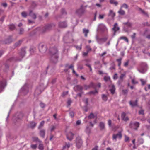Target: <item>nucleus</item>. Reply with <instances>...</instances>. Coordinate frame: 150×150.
<instances>
[{
  "label": "nucleus",
  "mask_w": 150,
  "mask_h": 150,
  "mask_svg": "<svg viewBox=\"0 0 150 150\" xmlns=\"http://www.w3.org/2000/svg\"><path fill=\"white\" fill-rule=\"evenodd\" d=\"M118 13L119 14L122 15H123L125 13V12L124 10L120 9Z\"/></svg>",
  "instance_id": "nucleus-41"
},
{
  "label": "nucleus",
  "mask_w": 150,
  "mask_h": 150,
  "mask_svg": "<svg viewBox=\"0 0 150 150\" xmlns=\"http://www.w3.org/2000/svg\"><path fill=\"white\" fill-rule=\"evenodd\" d=\"M129 63V61H127L124 63V65L125 67H127Z\"/></svg>",
  "instance_id": "nucleus-52"
},
{
  "label": "nucleus",
  "mask_w": 150,
  "mask_h": 150,
  "mask_svg": "<svg viewBox=\"0 0 150 150\" xmlns=\"http://www.w3.org/2000/svg\"><path fill=\"white\" fill-rule=\"evenodd\" d=\"M82 141L80 137L76 138V146L78 148H80L82 145Z\"/></svg>",
  "instance_id": "nucleus-5"
},
{
  "label": "nucleus",
  "mask_w": 150,
  "mask_h": 150,
  "mask_svg": "<svg viewBox=\"0 0 150 150\" xmlns=\"http://www.w3.org/2000/svg\"><path fill=\"white\" fill-rule=\"evenodd\" d=\"M147 68V65L146 63H142L138 69V70L140 73L144 74L146 71Z\"/></svg>",
  "instance_id": "nucleus-1"
},
{
  "label": "nucleus",
  "mask_w": 150,
  "mask_h": 150,
  "mask_svg": "<svg viewBox=\"0 0 150 150\" xmlns=\"http://www.w3.org/2000/svg\"><path fill=\"white\" fill-rule=\"evenodd\" d=\"M115 15V13L113 12V11L112 10L110 11L108 15L109 16H110L112 18H113Z\"/></svg>",
  "instance_id": "nucleus-22"
},
{
  "label": "nucleus",
  "mask_w": 150,
  "mask_h": 150,
  "mask_svg": "<svg viewBox=\"0 0 150 150\" xmlns=\"http://www.w3.org/2000/svg\"><path fill=\"white\" fill-rule=\"evenodd\" d=\"M99 127L100 128V130H103L105 128V124L103 122H101L99 124Z\"/></svg>",
  "instance_id": "nucleus-21"
},
{
  "label": "nucleus",
  "mask_w": 150,
  "mask_h": 150,
  "mask_svg": "<svg viewBox=\"0 0 150 150\" xmlns=\"http://www.w3.org/2000/svg\"><path fill=\"white\" fill-rule=\"evenodd\" d=\"M122 137V134L120 132H119L118 134H113V139L115 141L117 138H121Z\"/></svg>",
  "instance_id": "nucleus-10"
},
{
  "label": "nucleus",
  "mask_w": 150,
  "mask_h": 150,
  "mask_svg": "<svg viewBox=\"0 0 150 150\" xmlns=\"http://www.w3.org/2000/svg\"><path fill=\"white\" fill-rule=\"evenodd\" d=\"M104 79L105 81H107L110 80V78L108 76H105L104 78Z\"/></svg>",
  "instance_id": "nucleus-33"
},
{
  "label": "nucleus",
  "mask_w": 150,
  "mask_h": 150,
  "mask_svg": "<svg viewBox=\"0 0 150 150\" xmlns=\"http://www.w3.org/2000/svg\"><path fill=\"white\" fill-rule=\"evenodd\" d=\"M32 139L33 141L38 142L40 143L41 142V141L39 140L38 138L36 137H32Z\"/></svg>",
  "instance_id": "nucleus-30"
},
{
  "label": "nucleus",
  "mask_w": 150,
  "mask_h": 150,
  "mask_svg": "<svg viewBox=\"0 0 150 150\" xmlns=\"http://www.w3.org/2000/svg\"><path fill=\"white\" fill-rule=\"evenodd\" d=\"M71 145V144L69 143H66L65 145L63 146V149H64L66 148H69L70 147Z\"/></svg>",
  "instance_id": "nucleus-24"
},
{
  "label": "nucleus",
  "mask_w": 150,
  "mask_h": 150,
  "mask_svg": "<svg viewBox=\"0 0 150 150\" xmlns=\"http://www.w3.org/2000/svg\"><path fill=\"white\" fill-rule=\"evenodd\" d=\"M22 42V41L21 40L19 41L18 42H17L16 44V46H18Z\"/></svg>",
  "instance_id": "nucleus-59"
},
{
  "label": "nucleus",
  "mask_w": 150,
  "mask_h": 150,
  "mask_svg": "<svg viewBox=\"0 0 150 150\" xmlns=\"http://www.w3.org/2000/svg\"><path fill=\"white\" fill-rule=\"evenodd\" d=\"M124 24L130 27L132 25V23L129 22L125 23H124Z\"/></svg>",
  "instance_id": "nucleus-49"
},
{
  "label": "nucleus",
  "mask_w": 150,
  "mask_h": 150,
  "mask_svg": "<svg viewBox=\"0 0 150 150\" xmlns=\"http://www.w3.org/2000/svg\"><path fill=\"white\" fill-rule=\"evenodd\" d=\"M139 123L137 122H131L130 124V127L135 129H137L139 127Z\"/></svg>",
  "instance_id": "nucleus-6"
},
{
  "label": "nucleus",
  "mask_w": 150,
  "mask_h": 150,
  "mask_svg": "<svg viewBox=\"0 0 150 150\" xmlns=\"http://www.w3.org/2000/svg\"><path fill=\"white\" fill-rule=\"evenodd\" d=\"M121 117L122 119L125 121H127L129 120L128 118L126 116V113L125 112H123L121 115Z\"/></svg>",
  "instance_id": "nucleus-15"
},
{
  "label": "nucleus",
  "mask_w": 150,
  "mask_h": 150,
  "mask_svg": "<svg viewBox=\"0 0 150 150\" xmlns=\"http://www.w3.org/2000/svg\"><path fill=\"white\" fill-rule=\"evenodd\" d=\"M129 137L126 135L125 136V142H127L129 140Z\"/></svg>",
  "instance_id": "nucleus-54"
},
{
  "label": "nucleus",
  "mask_w": 150,
  "mask_h": 150,
  "mask_svg": "<svg viewBox=\"0 0 150 150\" xmlns=\"http://www.w3.org/2000/svg\"><path fill=\"white\" fill-rule=\"evenodd\" d=\"M56 129V126H52L51 129L50 131L51 132H52L53 131H54L55 129Z\"/></svg>",
  "instance_id": "nucleus-50"
},
{
  "label": "nucleus",
  "mask_w": 150,
  "mask_h": 150,
  "mask_svg": "<svg viewBox=\"0 0 150 150\" xmlns=\"http://www.w3.org/2000/svg\"><path fill=\"white\" fill-rule=\"evenodd\" d=\"M136 35L135 33H134L133 35L131 36V37L133 39H134L135 38Z\"/></svg>",
  "instance_id": "nucleus-62"
},
{
  "label": "nucleus",
  "mask_w": 150,
  "mask_h": 150,
  "mask_svg": "<svg viewBox=\"0 0 150 150\" xmlns=\"http://www.w3.org/2000/svg\"><path fill=\"white\" fill-rule=\"evenodd\" d=\"M140 81L141 82L142 84V85H144L146 83V81L145 80H144L142 79H140Z\"/></svg>",
  "instance_id": "nucleus-44"
},
{
  "label": "nucleus",
  "mask_w": 150,
  "mask_h": 150,
  "mask_svg": "<svg viewBox=\"0 0 150 150\" xmlns=\"http://www.w3.org/2000/svg\"><path fill=\"white\" fill-rule=\"evenodd\" d=\"M39 149L40 150H43L44 149L43 146L42 144H40L39 145Z\"/></svg>",
  "instance_id": "nucleus-42"
},
{
  "label": "nucleus",
  "mask_w": 150,
  "mask_h": 150,
  "mask_svg": "<svg viewBox=\"0 0 150 150\" xmlns=\"http://www.w3.org/2000/svg\"><path fill=\"white\" fill-rule=\"evenodd\" d=\"M5 83L6 81L5 80L0 81V93L4 88L5 85Z\"/></svg>",
  "instance_id": "nucleus-9"
},
{
  "label": "nucleus",
  "mask_w": 150,
  "mask_h": 150,
  "mask_svg": "<svg viewBox=\"0 0 150 150\" xmlns=\"http://www.w3.org/2000/svg\"><path fill=\"white\" fill-rule=\"evenodd\" d=\"M74 134L71 132H69L67 135V139L69 140H71L73 138Z\"/></svg>",
  "instance_id": "nucleus-11"
},
{
  "label": "nucleus",
  "mask_w": 150,
  "mask_h": 150,
  "mask_svg": "<svg viewBox=\"0 0 150 150\" xmlns=\"http://www.w3.org/2000/svg\"><path fill=\"white\" fill-rule=\"evenodd\" d=\"M67 23L65 22H59L58 24L59 27L61 28H64L67 26Z\"/></svg>",
  "instance_id": "nucleus-14"
},
{
  "label": "nucleus",
  "mask_w": 150,
  "mask_h": 150,
  "mask_svg": "<svg viewBox=\"0 0 150 150\" xmlns=\"http://www.w3.org/2000/svg\"><path fill=\"white\" fill-rule=\"evenodd\" d=\"M30 127L31 128H33L36 126V123L34 122H32L30 123Z\"/></svg>",
  "instance_id": "nucleus-29"
},
{
  "label": "nucleus",
  "mask_w": 150,
  "mask_h": 150,
  "mask_svg": "<svg viewBox=\"0 0 150 150\" xmlns=\"http://www.w3.org/2000/svg\"><path fill=\"white\" fill-rule=\"evenodd\" d=\"M102 98L105 101H106L107 100V96L104 94H103L102 95Z\"/></svg>",
  "instance_id": "nucleus-39"
},
{
  "label": "nucleus",
  "mask_w": 150,
  "mask_h": 150,
  "mask_svg": "<svg viewBox=\"0 0 150 150\" xmlns=\"http://www.w3.org/2000/svg\"><path fill=\"white\" fill-rule=\"evenodd\" d=\"M61 13H62L63 14H66V13L65 10L64 9H62V10H61Z\"/></svg>",
  "instance_id": "nucleus-60"
},
{
  "label": "nucleus",
  "mask_w": 150,
  "mask_h": 150,
  "mask_svg": "<svg viewBox=\"0 0 150 150\" xmlns=\"http://www.w3.org/2000/svg\"><path fill=\"white\" fill-rule=\"evenodd\" d=\"M110 2L111 4H113L115 5H117V2L115 1V0H110Z\"/></svg>",
  "instance_id": "nucleus-37"
},
{
  "label": "nucleus",
  "mask_w": 150,
  "mask_h": 150,
  "mask_svg": "<svg viewBox=\"0 0 150 150\" xmlns=\"http://www.w3.org/2000/svg\"><path fill=\"white\" fill-rule=\"evenodd\" d=\"M54 26L55 25L53 24H48L45 26V30L42 31V29L41 30V28H37L36 29V30H38L40 31V32H43L45 31L50 30L52 27H54Z\"/></svg>",
  "instance_id": "nucleus-4"
},
{
  "label": "nucleus",
  "mask_w": 150,
  "mask_h": 150,
  "mask_svg": "<svg viewBox=\"0 0 150 150\" xmlns=\"http://www.w3.org/2000/svg\"><path fill=\"white\" fill-rule=\"evenodd\" d=\"M21 56L22 57H23L25 54V48H23L21 50V52L20 53Z\"/></svg>",
  "instance_id": "nucleus-19"
},
{
  "label": "nucleus",
  "mask_w": 150,
  "mask_h": 150,
  "mask_svg": "<svg viewBox=\"0 0 150 150\" xmlns=\"http://www.w3.org/2000/svg\"><path fill=\"white\" fill-rule=\"evenodd\" d=\"M121 8H123L125 9H127L128 8V6L125 4H124L121 6Z\"/></svg>",
  "instance_id": "nucleus-46"
},
{
  "label": "nucleus",
  "mask_w": 150,
  "mask_h": 150,
  "mask_svg": "<svg viewBox=\"0 0 150 150\" xmlns=\"http://www.w3.org/2000/svg\"><path fill=\"white\" fill-rule=\"evenodd\" d=\"M125 76V74H122L120 76V78L121 80H122L123 78Z\"/></svg>",
  "instance_id": "nucleus-40"
},
{
  "label": "nucleus",
  "mask_w": 150,
  "mask_h": 150,
  "mask_svg": "<svg viewBox=\"0 0 150 150\" xmlns=\"http://www.w3.org/2000/svg\"><path fill=\"white\" fill-rule=\"evenodd\" d=\"M139 10L143 14L145 15H147V13L145 12L144 10H143L141 8H139Z\"/></svg>",
  "instance_id": "nucleus-31"
},
{
  "label": "nucleus",
  "mask_w": 150,
  "mask_h": 150,
  "mask_svg": "<svg viewBox=\"0 0 150 150\" xmlns=\"http://www.w3.org/2000/svg\"><path fill=\"white\" fill-rule=\"evenodd\" d=\"M88 52H88L87 51L86 52H83V55L84 56H86L87 55Z\"/></svg>",
  "instance_id": "nucleus-63"
},
{
  "label": "nucleus",
  "mask_w": 150,
  "mask_h": 150,
  "mask_svg": "<svg viewBox=\"0 0 150 150\" xmlns=\"http://www.w3.org/2000/svg\"><path fill=\"white\" fill-rule=\"evenodd\" d=\"M132 82L133 84H136L138 83V82L135 80L134 78H133L132 79Z\"/></svg>",
  "instance_id": "nucleus-36"
},
{
  "label": "nucleus",
  "mask_w": 150,
  "mask_h": 150,
  "mask_svg": "<svg viewBox=\"0 0 150 150\" xmlns=\"http://www.w3.org/2000/svg\"><path fill=\"white\" fill-rule=\"evenodd\" d=\"M104 18V15H100L99 16V19H102Z\"/></svg>",
  "instance_id": "nucleus-64"
},
{
  "label": "nucleus",
  "mask_w": 150,
  "mask_h": 150,
  "mask_svg": "<svg viewBox=\"0 0 150 150\" xmlns=\"http://www.w3.org/2000/svg\"><path fill=\"white\" fill-rule=\"evenodd\" d=\"M9 28L11 30H13L15 28V26L13 24L11 25L9 27Z\"/></svg>",
  "instance_id": "nucleus-38"
},
{
  "label": "nucleus",
  "mask_w": 150,
  "mask_h": 150,
  "mask_svg": "<svg viewBox=\"0 0 150 150\" xmlns=\"http://www.w3.org/2000/svg\"><path fill=\"white\" fill-rule=\"evenodd\" d=\"M95 117V116L92 113H91L90 114L89 116H88V118L89 119H91L92 118H94Z\"/></svg>",
  "instance_id": "nucleus-35"
},
{
  "label": "nucleus",
  "mask_w": 150,
  "mask_h": 150,
  "mask_svg": "<svg viewBox=\"0 0 150 150\" xmlns=\"http://www.w3.org/2000/svg\"><path fill=\"white\" fill-rule=\"evenodd\" d=\"M89 30L88 29H83V32L85 34V37H87V34L89 33Z\"/></svg>",
  "instance_id": "nucleus-27"
},
{
  "label": "nucleus",
  "mask_w": 150,
  "mask_h": 150,
  "mask_svg": "<svg viewBox=\"0 0 150 150\" xmlns=\"http://www.w3.org/2000/svg\"><path fill=\"white\" fill-rule=\"evenodd\" d=\"M84 11V10L83 9L82 6H81V8L76 11V13L79 15H81L83 13Z\"/></svg>",
  "instance_id": "nucleus-12"
},
{
  "label": "nucleus",
  "mask_w": 150,
  "mask_h": 150,
  "mask_svg": "<svg viewBox=\"0 0 150 150\" xmlns=\"http://www.w3.org/2000/svg\"><path fill=\"white\" fill-rule=\"evenodd\" d=\"M45 131L44 130L42 129L40 131V135L42 138H44L45 135Z\"/></svg>",
  "instance_id": "nucleus-23"
},
{
  "label": "nucleus",
  "mask_w": 150,
  "mask_h": 150,
  "mask_svg": "<svg viewBox=\"0 0 150 150\" xmlns=\"http://www.w3.org/2000/svg\"><path fill=\"white\" fill-rule=\"evenodd\" d=\"M37 147V144H31V147L33 149H35Z\"/></svg>",
  "instance_id": "nucleus-51"
},
{
  "label": "nucleus",
  "mask_w": 150,
  "mask_h": 150,
  "mask_svg": "<svg viewBox=\"0 0 150 150\" xmlns=\"http://www.w3.org/2000/svg\"><path fill=\"white\" fill-rule=\"evenodd\" d=\"M39 49L40 51L42 52H45L46 50V48L45 46L44 45L42 44L39 45Z\"/></svg>",
  "instance_id": "nucleus-8"
},
{
  "label": "nucleus",
  "mask_w": 150,
  "mask_h": 150,
  "mask_svg": "<svg viewBox=\"0 0 150 150\" xmlns=\"http://www.w3.org/2000/svg\"><path fill=\"white\" fill-rule=\"evenodd\" d=\"M69 114L70 116L72 118H73L74 116V112L73 111L70 112H69Z\"/></svg>",
  "instance_id": "nucleus-48"
},
{
  "label": "nucleus",
  "mask_w": 150,
  "mask_h": 150,
  "mask_svg": "<svg viewBox=\"0 0 150 150\" xmlns=\"http://www.w3.org/2000/svg\"><path fill=\"white\" fill-rule=\"evenodd\" d=\"M119 29V28L117 24V23H115L114 25L113 28H112V30L114 32V33L117 30Z\"/></svg>",
  "instance_id": "nucleus-18"
},
{
  "label": "nucleus",
  "mask_w": 150,
  "mask_h": 150,
  "mask_svg": "<svg viewBox=\"0 0 150 150\" xmlns=\"http://www.w3.org/2000/svg\"><path fill=\"white\" fill-rule=\"evenodd\" d=\"M83 88V87L80 85L76 86L74 87V89L76 91H80Z\"/></svg>",
  "instance_id": "nucleus-16"
},
{
  "label": "nucleus",
  "mask_w": 150,
  "mask_h": 150,
  "mask_svg": "<svg viewBox=\"0 0 150 150\" xmlns=\"http://www.w3.org/2000/svg\"><path fill=\"white\" fill-rule=\"evenodd\" d=\"M115 69V66L114 65L110 68V69L111 70H114Z\"/></svg>",
  "instance_id": "nucleus-58"
},
{
  "label": "nucleus",
  "mask_w": 150,
  "mask_h": 150,
  "mask_svg": "<svg viewBox=\"0 0 150 150\" xmlns=\"http://www.w3.org/2000/svg\"><path fill=\"white\" fill-rule=\"evenodd\" d=\"M29 15L31 16L32 18L35 19L36 18V15L32 13V11H30L29 13Z\"/></svg>",
  "instance_id": "nucleus-25"
},
{
  "label": "nucleus",
  "mask_w": 150,
  "mask_h": 150,
  "mask_svg": "<svg viewBox=\"0 0 150 150\" xmlns=\"http://www.w3.org/2000/svg\"><path fill=\"white\" fill-rule=\"evenodd\" d=\"M51 54L52 55V58H54L55 61H57V59L58 58L57 54V50L56 48H54L51 49Z\"/></svg>",
  "instance_id": "nucleus-3"
},
{
  "label": "nucleus",
  "mask_w": 150,
  "mask_h": 150,
  "mask_svg": "<svg viewBox=\"0 0 150 150\" xmlns=\"http://www.w3.org/2000/svg\"><path fill=\"white\" fill-rule=\"evenodd\" d=\"M110 91L111 93L113 94L115 91V88L114 85L113 84H111L109 86Z\"/></svg>",
  "instance_id": "nucleus-13"
},
{
  "label": "nucleus",
  "mask_w": 150,
  "mask_h": 150,
  "mask_svg": "<svg viewBox=\"0 0 150 150\" xmlns=\"http://www.w3.org/2000/svg\"><path fill=\"white\" fill-rule=\"evenodd\" d=\"M108 36H106L104 38H100L98 36H97L96 37V39L97 42L100 44H101L105 42L108 38Z\"/></svg>",
  "instance_id": "nucleus-2"
},
{
  "label": "nucleus",
  "mask_w": 150,
  "mask_h": 150,
  "mask_svg": "<svg viewBox=\"0 0 150 150\" xmlns=\"http://www.w3.org/2000/svg\"><path fill=\"white\" fill-rule=\"evenodd\" d=\"M90 87H88V85H84L83 86V88L85 90H86L89 89Z\"/></svg>",
  "instance_id": "nucleus-56"
},
{
  "label": "nucleus",
  "mask_w": 150,
  "mask_h": 150,
  "mask_svg": "<svg viewBox=\"0 0 150 150\" xmlns=\"http://www.w3.org/2000/svg\"><path fill=\"white\" fill-rule=\"evenodd\" d=\"M94 86V83H91L90 84L88 85V87H93Z\"/></svg>",
  "instance_id": "nucleus-57"
},
{
  "label": "nucleus",
  "mask_w": 150,
  "mask_h": 150,
  "mask_svg": "<svg viewBox=\"0 0 150 150\" xmlns=\"http://www.w3.org/2000/svg\"><path fill=\"white\" fill-rule=\"evenodd\" d=\"M21 14L22 16L24 18H26L27 16V13L25 11L22 12Z\"/></svg>",
  "instance_id": "nucleus-34"
},
{
  "label": "nucleus",
  "mask_w": 150,
  "mask_h": 150,
  "mask_svg": "<svg viewBox=\"0 0 150 150\" xmlns=\"http://www.w3.org/2000/svg\"><path fill=\"white\" fill-rule=\"evenodd\" d=\"M98 28L99 30L104 32H106L107 30V29L106 27L103 24H99L98 27Z\"/></svg>",
  "instance_id": "nucleus-7"
},
{
  "label": "nucleus",
  "mask_w": 150,
  "mask_h": 150,
  "mask_svg": "<svg viewBox=\"0 0 150 150\" xmlns=\"http://www.w3.org/2000/svg\"><path fill=\"white\" fill-rule=\"evenodd\" d=\"M98 93V92L96 90H95L94 91H91L90 92V94H95Z\"/></svg>",
  "instance_id": "nucleus-43"
},
{
  "label": "nucleus",
  "mask_w": 150,
  "mask_h": 150,
  "mask_svg": "<svg viewBox=\"0 0 150 150\" xmlns=\"http://www.w3.org/2000/svg\"><path fill=\"white\" fill-rule=\"evenodd\" d=\"M75 47L77 50H81L82 48V45H80V46H75Z\"/></svg>",
  "instance_id": "nucleus-45"
},
{
  "label": "nucleus",
  "mask_w": 150,
  "mask_h": 150,
  "mask_svg": "<svg viewBox=\"0 0 150 150\" xmlns=\"http://www.w3.org/2000/svg\"><path fill=\"white\" fill-rule=\"evenodd\" d=\"M86 132L88 133H89L90 132V130L88 127H87L85 130Z\"/></svg>",
  "instance_id": "nucleus-53"
},
{
  "label": "nucleus",
  "mask_w": 150,
  "mask_h": 150,
  "mask_svg": "<svg viewBox=\"0 0 150 150\" xmlns=\"http://www.w3.org/2000/svg\"><path fill=\"white\" fill-rule=\"evenodd\" d=\"M86 48L87 49V51L88 52H89L91 50V48L89 46H87L86 47Z\"/></svg>",
  "instance_id": "nucleus-47"
},
{
  "label": "nucleus",
  "mask_w": 150,
  "mask_h": 150,
  "mask_svg": "<svg viewBox=\"0 0 150 150\" xmlns=\"http://www.w3.org/2000/svg\"><path fill=\"white\" fill-rule=\"evenodd\" d=\"M129 104L132 107H134L136 106L137 105V100H136L135 101H130Z\"/></svg>",
  "instance_id": "nucleus-20"
},
{
  "label": "nucleus",
  "mask_w": 150,
  "mask_h": 150,
  "mask_svg": "<svg viewBox=\"0 0 150 150\" xmlns=\"http://www.w3.org/2000/svg\"><path fill=\"white\" fill-rule=\"evenodd\" d=\"M123 39L125 41L127 42H128V40L127 38L125 36H121L119 39V40Z\"/></svg>",
  "instance_id": "nucleus-28"
},
{
  "label": "nucleus",
  "mask_w": 150,
  "mask_h": 150,
  "mask_svg": "<svg viewBox=\"0 0 150 150\" xmlns=\"http://www.w3.org/2000/svg\"><path fill=\"white\" fill-rule=\"evenodd\" d=\"M122 92L124 94H126L128 92V90L127 89L123 90H122Z\"/></svg>",
  "instance_id": "nucleus-55"
},
{
  "label": "nucleus",
  "mask_w": 150,
  "mask_h": 150,
  "mask_svg": "<svg viewBox=\"0 0 150 150\" xmlns=\"http://www.w3.org/2000/svg\"><path fill=\"white\" fill-rule=\"evenodd\" d=\"M45 123V121H42L40 123L39 126L38 127V128L40 129L43 126Z\"/></svg>",
  "instance_id": "nucleus-32"
},
{
  "label": "nucleus",
  "mask_w": 150,
  "mask_h": 150,
  "mask_svg": "<svg viewBox=\"0 0 150 150\" xmlns=\"http://www.w3.org/2000/svg\"><path fill=\"white\" fill-rule=\"evenodd\" d=\"M43 88H42L41 86H38L37 88L35 91V93L37 94H39L41 93L42 90Z\"/></svg>",
  "instance_id": "nucleus-17"
},
{
  "label": "nucleus",
  "mask_w": 150,
  "mask_h": 150,
  "mask_svg": "<svg viewBox=\"0 0 150 150\" xmlns=\"http://www.w3.org/2000/svg\"><path fill=\"white\" fill-rule=\"evenodd\" d=\"M122 59V58H120L119 59H116V61L118 63V65L119 67H120L121 64V61Z\"/></svg>",
  "instance_id": "nucleus-26"
},
{
  "label": "nucleus",
  "mask_w": 150,
  "mask_h": 150,
  "mask_svg": "<svg viewBox=\"0 0 150 150\" xmlns=\"http://www.w3.org/2000/svg\"><path fill=\"white\" fill-rule=\"evenodd\" d=\"M86 65L90 69V71H92V68L91 67V65L89 64H86Z\"/></svg>",
  "instance_id": "nucleus-61"
}]
</instances>
